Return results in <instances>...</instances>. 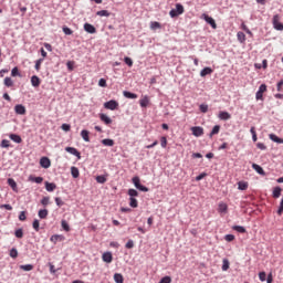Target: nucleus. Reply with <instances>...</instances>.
<instances>
[{"instance_id": "nucleus-1", "label": "nucleus", "mask_w": 283, "mask_h": 283, "mask_svg": "<svg viewBox=\"0 0 283 283\" xmlns=\"http://www.w3.org/2000/svg\"><path fill=\"white\" fill-rule=\"evenodd\" d=\"M180 14H185V7L180 3H177L176 9H171L169 11V17L171 19H176V18L180 17Z\"/></svg>"}, {"instance_id": "nucleus-2", "label": "nucleus", "mask_w": 283, "mask_h": 283, "mask_svg": "<svg viewBox=\"0 0 283 283\" xmlns=\"http://www.w3.org/2000/svg\"><path fill=\"white\" fill-rule=\"evenodd\" d=\"M202 19L212 28V30H218V24L216 23V20L211 18V15L203 13Z\"/></svg>"}, {"instance_id": "nucleus-3", "label": "nucleus", "mask_w": 283, "mask_h": 283, "mask_svg": "<svg viewBox=\"0 0 283 283\" xmlns=\"http://www.w3.org/2000/svg\"><path fill=\"white\" fill-rule=\"evenodd\" d=\"M272 23H273L274 30H277L279 32H282V30H283V23L280 22V14L273 15V18H272Z\"/></svg>"}, {"instance_id": "nucleus-4", "label": "nucleus", "mask_w": 283, "mask_h": 283, "mask_svg": "<svg viewBox=\"0 0 283 283\" xmlns=\"http://www.w3.org/2000/svg\"><path fill=\"white\" fill-rule=\"evenodd\" d=\"M104 108L114 112L115 109H118V102L116 99H109L108 102L104 103Z\"/></svg>"}, {"instance_id": "nucleus-5", "label": "nucleus", "mask_w": 283, "mask_h": 283, "mask_svg": "<svg viewBox=\"0 0 283 283\" xmlns=\"http://www.w3.org/2000/svg\"><path fill=\"white\" fill-rule=\"evenodd\" d=\"M264 92H266V84H261L259 86V90H258L256 94H255L256 101H263Z\"/></svg>"}, {"instance_id": "nucleus-6", "label": "nucleus", "mask_w": 283, "mask_h": 283, "mask_svg": "<svg viewBox=\"0 0 283 283\" xmlns=\"http://www.w3.org/2000/svg\"><path fill=\"white\" fill-rule=\"evenodd\" d=\"M191 132L192 136H196V138H200V136L205 135V128H202V126H192Z\"/></svg>"}, {"instance_id": "nucleus-7", "label": "nucleus", "mask_w": 283, "mask_h": 283, "mask_svg": "<svg viewBox=\"0 0 283 283\" xmlns=\"http://www.w3.org/2000/svg\"><path fill=\"white\" fill-rule=\"evenodd\" d=\"M65 151L72 156H76L77 160H81V151H78V149L67 146L65 147Z\"/></svg>"}, {"instance_id": "nucleus-8", "label": "nucleus", "mask_w": 283, "mask_h": 283, "mask_svg": "<svg viewBox=\"0 0 283 283\" xmlns=\"http://www.w3.org/2000/svg\"><path fill=\"white\" fill-rule=\"evenodd\" d=\"M14 112L15 114H18L19 116H25L27 114V109L25 107L23 106V104H18L14 106Z\"/></svg>"}, {"instance_id": "nucleus-9", "label": "nucleus", "mask_w": 283, "mask_h": 283, "mask_svg": "<svg viewBox=\"0 0 283 283\" xmlns=\"http://www.w3.org/2000/svg\"><path fill=\"white\" fill-rule=\"evenodd\" d=\"M40 165L43 169H50L52 166V161L48 157H42L40 159Z\"/></svg>"}, {"instance_id": "nucleus-10", "label": "nucleus", "mask_w": 283, "mask_h": 283, "mask_svg": "<svg viewBox=\"0 0 283 283\" xmlns=\"http://www.w3.org/2000/svg\"><path fill=\"white\" fill-rule=\"evenodd\" d=\"M133 182H134L136 189H139V191H149V188L140 185V179L139 178H133Z\"/></svg>"}, {"instance_id": "nucleus-11", "label": "nucleus", "mask_w": 283, "mask_h": 283, "mask_svg": "<svg viewBox=\"0 0 283 283\" xmlns=\"http://www.w3.org/2000/svg\"><path fill=\"white\" fill-rule=\"evenodd\" d=\"M9 138L13 143H17V145H21V143H23V138H21V135H19V134L12 133V134L9 135Z\"/></svg>"}, {"instance_id": "nucleus-12", "label": "nucleus", "mask_w": 283, "mask_h": 283, "mask_svg": "<svg viewBox=\"0 0 283 283\" xmlns=\"http://www.w3.org/2000/svg\"><path fill=\"white\" fill-rule=\"evenodd\" d=\"M84 30L87 32V34H96V27L91 23H84Z\"/></svg>"}, {"instance_id": "nucleus-13", "label": "nucleus", "mask_w": 283, "mask_h": 283, "mask_svg": "<svg viewBox=\"0 0 283 283\" xmlns=\"http://www.w3.org/2000/svg\"><path fill=\"white\" fill-rule=\"evenodd\" d=\"M99 120H102L104 125H112V117L107 116L105 113L99 114Z\"/></svg>"}, {"instance_id": "nucleus-14", "label": "nucleus", "mask_w": 283, "mask_h": 283, "mask_svg": "<svg viewBox=\"0 0 283 283\" xmlns=\"http://www.w3.org/2000/svg\"><path fill=\"white\" fill-rule=\"evenodd\" d=\"M209 74H213V69L210 66H206L200 71V76L205 78V76H209Z\"/></svg>"}, {"instance_id": "nucleus-15", "label": "nucleus", "mask_w": 283, "mask_h": 283, "mask_svg": "<svg viewBox=\"0 0 283 283\" xmlns=\"http://www.w3.org/2000/svg\"><path fill=\"white\" fill-rule=\"evenodd\" d=\"M252 169H254V171H256V174H259V176H266L264 168H262V166H260L258 164H253Z\"/></svg>"}, {"instance_id": "nucleus-16", "label": "nucleus", "mask_w": 283, "mask_h": 283, "mask_svg": "<svg viewBox=\"0 0 283 283\" xmlns=\"http://www.w3.org/2000/svg\"><path fill=\"white\" fill-rule=\"evenodd\" d=\"M50 240L51 242H53V244H56L57 242H63V240H65V237H63L62 234H53Z\"/></svg>"}, {"instance_id": "nucleus-17", "label": "nucleus", "mask_w": 283, "mask_h": 283, "mask_svg": "<svg viewBox=\"0 0 283 283\" xmlns=\"http://www.w3.org/2000/svg\"><path fill=\"white\" fill-rule=\"evenodd\" d=\"M31 85L32 87H39L41 85V78L36 75L31 76Z\"/></svg>"}, {"instance_id": "nucleus-18", "label": "nucleus", "mask_w": 283, "mask_h": 283, "mask_svg": "<svg viewBox=\"0 0 283 283\" xmlns=\"http://www.w3.org/2000/svg\"><path fill=\"white\" fill-rule=\"evenodd\" d=\"M270 140H272V143H276L277 145H283V139L280 138L277 135L275 134H270L269 135Z\"/></svg>"}, {"instance_id": "nucleus-19", "label": "nucleus", "mask_w": 283, "mask_h": 283, "mask_svg": "<svg viewBox=\"0 0 283 283\" xmlns=\"http://www.w3.org/2000/svg\"><path fill=\"white\" fill-rule=\"evenodd\" d=\"M219 118H220V120H230L231 114H229V112H227V111H221L219 113Z\"/></svg>"}, {"instance_id": "nucleus-20", "label": "nucleus", "mask_w": 283, "mask_h": 283, "mask_svg": "<svg viewBox=\"0 0 283 283\" xmlns=\"http://www.w3.org/2000/svg\"><path fill=\"white\" fill-rule=\"evenodd\" d=\"M102 260L107 262V264H111L112 260H114V256H112V252H106L102 255Z\"/></svg>"}, {"instance_id": "nucleus-21", "label": "nucleus", "mask_w": 283, "mask_h": 283, "mask_svg": "<svg viewBox=\"0 0 283 283\" xmlns=\"http://www.w3.org/2000/svg\"><path fill=\"white\" fill-rule=\"evenodd\" d=\"M237 185L240 191H247L249 189V182L247 181H239Z\"/></svg>"}, {"instance_id": "nucleus-22", "label": "nucleus", "mask_w": 283, "mask_h": 283, "mask_svg": "<svg viewBox=\"0 0 283 283\" xmlns=\"http://www.w3.org/2000/svg\"><path fill=\"white\" fill-rule=\"evenodd\" d=\"M123 96L125 98H130V99H135V98H138V95L136 93H132L129 91H124L123 92Z\"/></svg>"}, {"instance_id": "nucleus-23", "label": "nucleus", "mask_w": 283, "mask_h": 283, "mask_svg": "<svg viewBox=\"0 0 283 283\" xmlns=\"http://www.w3.org/2000/svg\"><path fill=\"white\" fill-rule=\"evenodd\" d=\"M220 125H214L209 134V138H213V136L220 134Z\"/></svg>"}, {"instance_id": "nucleus-24", "label": "nucleus", "mask_w": 283, "mask_h": 283, "mask_svg": "<svg viewBox=\"0 0 283 283\" xmlns=\"http://www.w3.org/2000/svg\"><path fill=\"white\" fill-rule=\"evenodd\" d=\"M81 137L83 138V140H84L85 143H90V130L83 129V130L81 132Z\"/></svg>"}, {"instance_id": "nucleus-25", "label": "nucleus", "mask_w": 283, "mask_h": 283, "mask_svg": "<svg viewBox=\"0 0 283 283\" xmlns=\"http://www.w3.org/2000/svg\"><path fill=\"white\" fill-rule=\"evenodd\" d=\"M3 85L6 87H14V81H12V77H4Z\"/></svg>"}, {"instance_id": "nucleus-26", "label": "nucleus", "mask_w": 283, "mask_h": 283, "mask_svg": "<svg viewBox=\"0 0 283 283\" xmlns=\"http://www.w3.org/2000/svg\"><path fill=\"white\" fill-rule=\"evenodd\" d=\"M102 145H104V147H114V139H109V138L102 139Z\"/></svg>"}, {"instance_id": "nucleus-27", "label": "nucleus", "mask_w": 283, "mask_h": 283, "mask_svg": "<svg viewBox=\"0 0 283 283\" xmlns=\"http://www.w3.org/2000/svg\"><path fill=\"white\" fill-rule=\"evenodd\" d=\"M237 39L240 43H244V41H247V34H244L242 31H239L237 33Z\"/></svg>"}, {"instance_id": "nucleus-28", "label": "nucleus", "mask_w": 283, "mask_h": 283, "mask_svg": "<svg viewBox=\"0 0 283 283\" xmlns=\"http://www.w3.org/2000/svg\"><path fill=\"white\" fill-rule=\"evenodd\" d=\"M228 209H229V206H227V203L224 202L219 203V209H218L219 213H227Z\"/></svg>"}, {"instance_id": "nucleus-29", "label": "nucleus", "mask_w": 283, "mask_h": 283, "mask_svg": "<svg viewBox=\"0 0 283 283\" xmlns=\"http://www.w3.org/2000/svg\"><path fill=\"white\" fill-rule=\"evenodd\" d=\"M71 176L73 178H78V176H81V172L78 171V169L76 168V166H72L71 167Z\"/></svg>"}, {"instance_id": "nucleus-30", "label": "nucleus", "mask_w": 283, "mask_h": 283, "mask_svg": "<svg viewBox=\"0 0 283 283\" xmlns=\"http://www.w3.org/2000/svg\"><path fill=\"white\" fill-rule=\"evenodd\" d=\"M114 281H115L116 283H124V282H125V279L123 277V274H120V273H115V274H114Z\"/></svg>"}, {"instance_id": "nucleus-31", "label": "nucleus", "mask_w": 283, "mask_h": 283, "mask_svg": "<svg viewBox=\"0 0 283 283\" xmlns=\"http://www.w3.org/2000/svg\"><path fill=\"white\" fill-rule=\"evenodd\" d=\"M139 105H140V107H147V105H149V97L146 95V96H144V98H142L140 101H139Z\"/></svg>"}, {"instance_id": "nucleus-32", "label": "nucleus", "mask_w": 283, "mask_h": 283, "mask_svg": "<svg viewBox=\"0 0 283 283\" xmlns=\"http://www.w3.org/2000/svg\"><path fill=\"white\" fill-rule=\"evenodd\" d=\"M163 25L158 21L150 22V30H160Z\"/></svg>"}, {"instance_id": "nucleus-33", "label": "nucleus", "mask_w": 283, "mask_h": 283, "mask_svg": "<svg viewBox=\"0 0 283 283\" xmlns=\"http://www.w3.org/2000/svg\"><path fill=\"white\" fill-rule=\"evenodd\" d=\"M96 17H112V12L107 10H101L96 12Z\"/></svg>"}, {"instance_id": "nucleus-34", "label": "nucleus", "mask_w": 283, "mask_h": 283, "mask_svg": "<svg viewBox=\"0 0 283 283\" xmlns=\"http://www.w3.org/2000/svg\"><path fill=\"white\" fill-rule=\"evenodd\" d=\"M129 207L136 209L138 207V200L135 197L129 198Z\"/></svg>"}, {"instance_id": "nucleus-35", "label": "nucleus", "mask_w": 283, "mask_h": 283, "mask_svg": "<svg viewBox=\"0 0 283 283\" xmlns=\"http://www.w3.org/2000/svg\"><path fill=\"white\" fill-rule=\"evenodd\" d=\"M280 196H282V188L275 187L273 189V198H280Z\"/></svg>"}, {"instance_id": "nucleus-36", "label": "nucleus", "mask_w": 283, "mask_h": 283, "mask_svg": "<svg viewBox=\"0 0 283 283\" xmlns=\"http://www.w3.org/2000/svg\"><path fill=\"white\" fill-rule=\"evenodd\" d=\"M48 209H42L39 211L38 216L41 218V220H45V218H48Z\"/></svg>"}, {"instance_id": "nucleus-37", "label": "nucleus", "mask_w": 283, "mask_h": 283, "mask_svg": "<svg viewBox=\"0 0 283 283\" xmlns=\"http://www.w3.org/2000/svg\"><path fill=\"white\" fill-rule=\"evenodd\" d=\"M11 76H13V77L19 76L21 78L22 75H21V72H19V67L18 66H15V67H13L11 70Z\"/></svg>"}, {"instance_id": "nucleus-38", "label": "nucleus", "mask_w": 283, "mask_h": 283, "mask_svg": "<svg viewBox=\"0 0 283 283\" xmlns=\"http://www.w3.org/2000/svg\"><path fill=\"white\" fill-rule=\"evenodd\" d=\"M8 185H9V186L11 187V189H13L14 191L18 190V188H17V181H14V179L9 178V179H8Z\"/></svg>"}, {"instance_id": "nucleus-39", "label": "nucleus", "mask_w": 283, "mask_h": 283, "mask_svg": "<svg viewBox=\"0 0 283 283\" xmlns=\"http://www.w3.org/2000/svg\"><path fill=\"white\" fill-rule=\"evenodd\" d=\"M0 147L2 149H8V147H10V140L8 139H2L1 143H0Z\"/></svg>"}, {"instance_id": "nucleus-40", "label": "nucleus", "mask_w": 283, "mask_h": 283, "mask_svg": "<svg viewBox=\"0 0 283 283\" xmlns=\"http://www.w3.org/2000/svg\"><path fill=\"white\" fill-rule=\"evenodd\" d=\"M233 230L238 231V233H247V228H244L242 226H234Z\"/></svg>"}, {"instance_id": "nucleus-41", "label": "nucleus", "mask_w": 283, "mask_h": 283, "mask_svg": "<svg viewBox=\"0 0 283 283\" xmlns=\"http://www.w3.org/2000/svg\"><path fill=\"white\" fill-rule=\"evenodd\" d=\"M199 109H200V113H201V114H207V113L209 112V105H207V104H201V105L199 106Z\"/></svg>"}, {"instance_id": "nucleus-42", "label": "nucleus", "mask_w": 283, "mask_h": 283, "mask_svg": "<svg viewBox=\"0 0 283 283\" xmlns=\"http://www.w3.org/2000/svg\"><path fill=\"white\" fill-rule=\"evenodd\" d=\"M45 189H46V191H54V189H56V185L55 184L45 182Z\"/></svg>"}, {"instance_id": "nucleus-43", "label": "nucleus", "mask_w": 283, "mask_h": 283, "mask_svg": "<svg viewBox=\"0 0 283 283\" xmlns=\"http://www.w3.org/2000/svg\"><path fill=\"white\" fill-rule=\"evenodd\" d=\"M62 31L64 32V34H66V36L74 34V31H72V29L65 25L62 28Z\"/></svg>"}, {"instance_id": "nucleus-44", "label": "nucleus", "mask_w": 283, "mask_h": 283, "mask_svg": "<svg viewBox=\"0 0 283 283\" xmlns=\"http://www.w3.org/2000/svg\"><path fill=\"white\" fill-rule=\"evenodd\" d=\"M124 63H126L128 65V67L134 66V60H132V57H129V56L124 57Z\"/></svg>"}, {"instance_id": "nucleus-45", "label": "nucleus", "mask_w": 283, "mask_h": 283, "mask_svg": "<svg viewBox=\"0 0 283 283\" xmlns=\"http://www.w3.org/2000/svg\"><path fill=\"white\" fill-rule=\"evenodd\" d=\"M10 258H12L13 260H15V258H19V251H17V249L12 248L10 250Z\"/></svg>"}, {"instance_id": "nucleus-46", "label": "nucleus", "mask_w": 283, "mask_h": 283, "mask_svg": "<svg viewBox=\"0 0 283 283\" xmlns=\"http://www.w3.org/2000/svg\"><path fill=\"white\" fill-rule=\"evenodd\" d=\"M128 196L129 198H136L138 197V191L136 189H128Z\"/></svg>"}, {"instance_id": "nucleus-47", "label": "nucleus", "mask_w": 283, "mask_h": 283, "mask_svg": "<svg viewBox=\"0 0 283 283\" xmlns=\"http://www.w3.org/2000/svg\"><path fill=\"white\" fill-rule=\"evenodd\" d=\"M222 262H223L222 271H229V266H230L229 260L228 259H223Z\"/></svg>"}, {"instance_id": "nucleus-48", "label": "nucleus", "mask_w": 283, "mask_h": 283, "mask_svg": "<svg viewBox=\"0 0 283 283\" xmlns=\"http://www.w3.org/2000/svg\"><path fill=\"white\" fill-rule=\"evenodd\" d=\"M20 269L22 271H32L34 269V265H32V264L20 265Z\"/></svg>"}, {"instance_id": "nucleus-49", "label": "nucleus", "mask_w": 283, "mask_h": 283, "mask_svg": "<svg viewBox=\"0 0 283 283\" xmlns=\"http://www.w3.org/2000/svg\"><path fill=\"white\" fill-rule=\"evenodd\" d=\"M44 59L40 57L39 60L35 61V70L39 72L41 70V63H43Z\"/></svg>"}, {"instance_id": "nucleus-50", "label": "nucleus", "mask_w": 283, "mask_h": 283, "mask_svg": "<svg viewBox=\"0 0 283 283\" xmlns=\"http://www.w3.org/2000/svg\"><path fill=\"white\" fill-rule=\"evenodd\" d=\"M160 146L163 147V149L167 148V137L163 136L160 138Z\"/></svg>"}, {"instance_id": "nucleus-51", "label": "nucleus", "mask_w": 283, "mask_h": 283, "mask_svg": "<svg viewBox=\"0 0 283 283\" xmlns=\"http://www.w3.org/2000/svg\"><path fill=\"white\" fill-rule=\"evenodd\" d=\"M41 205H43V207H48V205H50V197H43Z\"/></svg>"}, {"instance_id": "nucleus-52", "label": "nucleus", "mask_w": 283, "mask_h": 283, "mask_svg": "<svg viewBox=\"0 0 283 283\" xmlns=\"http://www.w3.org/2000/svg\"><path fill=\"white\" fill-rule=\"evenodd\" d=\"M66 67H67L69 72H74V62L69 61L66 63Z\"/></svg>"}, {"instance_id": "nucleus-53", "label": "nucleus", "mask_w": 283, "mask_h": 283, "mask_svg": "<svg viewBox=\"0 0 283 283\" xmlns=\"http://www.w3.org/2000/svg\"><path fill=\"white\" fill-rule=\"evenodd\" d=\"M224 240H226L227 242H233V241L235 240V235H233V234H227V235L224 237Z\"/></svg>"}, {"instance_id": "nucleus-54", "label": "nucleus", "mask_w": 283, "mask_h": 283, "mask_svg": "<svg viewBox=\"0 0 283 283\" xmlns=\"http://www.w3.org/2000/svg\"><path fill=\"white\" fill-rule=\"evenodd\" d=\"M14 235L15 238H19V239L23 238V229L15 230Z\"/></svg>"}, {"instance_id": "nucleus-55", "label": "nucleus", "mask_w": 283, "mask_h": 283, "mask_svg": "<svg viewBox=\"0 0 283 283\" xmlns=\"http://www.w3.org/2000/svg\"><path fill=\"white\" fill-rule=\"evenodd\" d=\"M98 85H99V87H107V80H105V78H99Z\"/></svg>"}, {"instance_id": "nucleus-56", "label": "nucleus", "mask_w": 283, "mask_h": 283, "mask_svg": "<svg viewBox=\"0 0 283 283\" xmlns=\"http://www.w3.org/2000/svg\"><path fill=\"white\" fill-rule=\"evenodd\" d=\"M259 279L261 282H266V272H260L259 273Z\"/></svg>"}, {"instance_id": "nucleus-57", "label": "nucleus", "mask_w": 283, "mask_h": 283, "mask_svg": "<svg viewBox=\"0 0 283 283\" xmlns=\"http://www.w3.org/2000/svg\"><path fill=\"white\" fill-rule=\"evenodd\" d=\"M61 129H63V132H70V129H72V126L70 124H62Z\"/></svg>"}, {"instance_id": "nucleus-58", "label": "nucleus", "mask_w": 283, "mask_h": 283, "mask_svg": "<svg viewBox=\"0 0 283 283\" xmlns=\"http://www.w3.org/2000/svg\"><path fill=\"white\" fill-rule=\"evenodd\" d=\"M159 283H171V276H164Z\"/></svg>"}, {"instance_id": "nucleus-59", "label": "nucleus", "mask_w": 283, "mask_h": 283, "mask_svg": "<svg viewBox=\"0 0 283 283\" xmlns=\"http://www.w3.org/2000/svg\"><path fill=\"white\" fill-rule=\"evenodd\" d=\"M19 220H20L21 222H25V220H27L25 211H21V212H20V214H19Z\"/></svg>"}, {"instance_id": "nucleus-60", "label": "nucleus", "mask_w": 283, "mask_h": 283, "mask_svg": "<svg viewBox=\"0 0 283 283\" xmlns=\"http://www.w3.org/2000/svg\"><path fill=\"white\" fill-rule=\"evenodd\" d=\"M62 228L64 229V231H70V224H67V221H62Z\"/></svg>"}, {"instance_id": "nucleus-61", "label": "nucleus", "mask_w": 283, "mask_h": 283, "mask_svg": "<svg viewBox=\"0 0 283 283\" xmlns=\"http://www.w3.org/2000/svg\"><path fill=\"white\" fill-rule=\"evenodd\" d=\"M256 147H258V149H261L262 151L266 150V145H264L263 143H258Z\"/></svg>"}, {"instance_id": "nucleus-62", "label": "nucleus", "mask_w": 283, "mask_h": 283, "mask_svg": "<svg viewBox=\"0 0 283 283\" xmlns=\"http://www.w3.org/2000/svg\"><path fill=\"white\" fill-rule=\"evenodd\" d=\"M282 213H283V199L280 202V207H279V210H277V216H282Z\"/></svg>"}, {"instance_id": "nucleus-63", "label": "nucleus", "mask_w": 283, "mask_h": 283, "mask_svg": "<svg viewBox=\"0 0 283 283\" xmlns=\"http://www.w3.org/2000/svg\"><path fill=\"white\" fill-rule=\"evenodd\" d=\"M39 227H40L39 220L35 219V220L33 221V229H34V231H39Z\"/></svg>"}, {"instance_id": "nucleus-64", "label": "nucleus", "mask_w": 283, "mask_h": 283, "mask_svg": "<svg viewBox=\"0 0 283 283\" xmlns=\"http://www.w3.org/2000/svg\"><path fill=\"white\" fill-rule=\"evenodd\" d=\"M126 249H134V241L133 240L127 241Z\"/></svg>"}]
</instances>
